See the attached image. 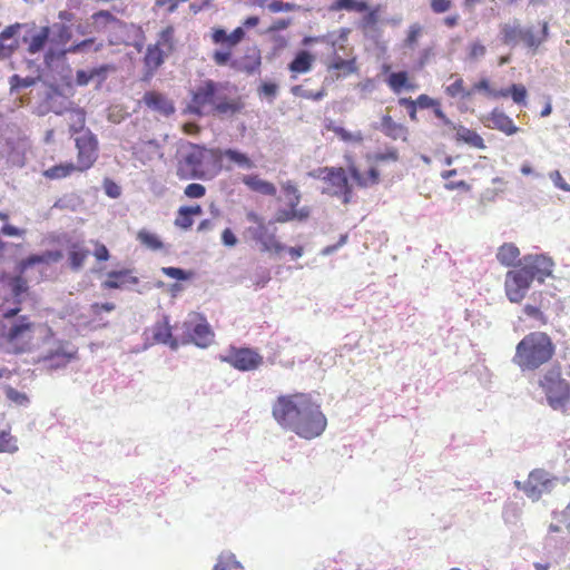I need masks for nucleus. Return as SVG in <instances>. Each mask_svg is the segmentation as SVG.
<instances>
[{
  "instance_id": "nucleus-44",
  "label": "nucleus",
  "mask_w": 570,
  "mask_h": 570,
  "mask_svg": "<svg viewBox=\"0 0 570 570\" xmlns=\"http://www.w3.org/2000/svg\"><path fill=\"white\" fill-rule=\"evenodd\" d=\"M451 79H454L452 83L448 85L444 89L445 94L451 98H470L472 96L471 90H466L464 87V80L458 75H452Z\"/></svg>"
},
{
  "instance_id": "nucleus-36",
  "label": "nucleus",
  "mask_w": 570,
  "mask_h": 570,
  "mask_svg": "<svg viewBox=\"0 0 570 570\" xmlns=\"http://www.w3.org/2000/svg\"><path fill=\"white\" fill-rule=\"evenodd\" d=\"M165 56H167L165 49L158 48V46L154 45L147 47L144 63L150 75L163 65Z\"/></svg>"
},
{
  "instance_id": "nucleus-2",
  "label": "nucleus",
  "mask_w": 570,
  "mask_h": 570,
  "mask_svg": "<svg viewBox=\"0 0 570 570\" xmlns=\"http://www.w3.org/2000/svg\"><path fill=\"white\" fill-rule=\"evenodd\" d=\"M53 336L47 323H37L28 315L16 316L13 321L0 318V345L14 355L30 353Z\"/></svg>"
},
{
  "instance_id": "nucleus-27",
  "label": "nucleus",
  "mask_w": 570,
  "mask_h": 570,
  "mask_svg": "<svg viewBox=\"0 0 570 570\" xmlns=\"http://www.w3.org/2000/svg\"><path fill=\"white\" fill-rule=\"evenodd\" d=\"M68 261L69 266L72 271H80L87 258L90 255V250L87 248L83 242H72L68 245Z\"/></svg>"
},
{
  "instance_id": "nucleus-31",
  "label": "nucleus",
  "mask_w": 570,
  "mask_h": 570,
  "mask_svg": "<svg viewBox=\"0 0 570 570\" xmlns=\"http://www.w3.org/2000/svg\"><path fill=\"white\" fill-rule=\"evenodd\" d=\"M549 36V24L547 21L542 22L540 32H534L531 28H523L521 41L530 49L537 50Z\"/></svg>"
},
{
  "instance_id": "nucleus-13",
  "label": "nucleus",
  "mask_w": 570,
  "mask_h": 570,
  "mask_svg": "<svg viewBox=\"0 0 570 570\" xmlns=\"http://www.w3.org/2000/svg\"><path fill=\"white\" fill-rule=\"evenodd\" d=\"M533 279L522 267L509 271L505 275V295L512 303H520L529 289Z\"/></svg>"
},
{
  "instance_id": "nucleus-21",
  "label": "nucleus",
  "mask_w": 570,
  "mask_h": 570,
  "mask_svg": "<svg viewBox=\"0 0 570 570\" xmlns=\"http://www.w3.org/2000/svg\"><path fill=\"white\" fill-rule=\"evenodd\" d=\"M449 129L455 131V141L465 144L472 148L485 149L484 139L473 129L463 125H456L451 120V124H444Z\"/></svg>"
},
{
  "instance_id": "nucleus-47",
  "label": "nucleus",
  "mask_w": 570,
  "mask_h": 570,
  "mask_svg": "<svg viewBox=\"0 0 570 570\" xmlns=\"http://www.w3.org/2000/svg\"><path fill=\"white\" fill-rule=\"evenodd\" d=\"M174 27H166L160 31L157 42L154 46H158V48L165 49L167 55L170 53L174 50Z\"/></svg>"
},
{
  "instance_id": "nucleus-16",
  "label": "nucleus",
  "mask_w": 570,
  "mask_h": 570,
  "mask_svg": "<svg viewBox=\"0 0 570 570\" xmlns=\"http://www.w3.org/2000/svg\"><path fill=\"white\" fill-rule=\"evenodd\" d=\"M553 261L546 255H529L523 258L521 266L532 279L543 282L546 277L552 274Z\"/></svg>"
},
{
  "instance_id": "nucleus-37",
  "label": "nucleus",
  "mask_w": 570,
  "mask_h": 570,
  "mask_svg": "<svg viewBox=\"0 0 570 570\" xmlns=\"http://www.w3.org/2000/svg\"><path fill=\"white\" fill-rule=\"evenodd\" d=\"M509 96H511L515 104L524 106L527 104L528 90L521 83H513L509 88L493 92V97L495 98H505Z\"/></svg>"
},
{
  "instance_id": "nucleus-57",
  "label": "nucleus",
  "mask_w": 570,
  "mask_h": 570,
  "mask_svg": "<svg viewBox=\"0 0 570 570\" xmlns=\"http://www.w3.org/2000/svg\"><path fill=\"white\" fill-rule=\"evenodd\" d=\"M423 32V27L419 23H413L409 27L404 43L409 48H414L417 45L419 38Z\"/></svg>"
},
{
  "instance_id": "nucleus-39",
  "label": "nucleus",
  "mask_w": 570,
  "mask_h": 570,
  "mask_svg": "<svg viewBox=\"0 0 570 570\" xmlns=\"http://www.w3.org/2000/svg\"><path fill=\"white\" fill-rule=\"evenodd\" d=\"M311 215V209L306 206L299 209H278L275 215L276 223H287L292 220H306Z\"/></svg>"
},
{
  "instance_id": "nucleus-60",
  "label": "nucleus",
  "mask_w": 570,
  "mask_h": 570,
  "mask_svg": "<svg viewBox=\"0 0 570 570\" xmlns=\"http://www.w3.org/2000/svg\"><path fill=\"white\" fill-rule=\"evenodd\" d=\"M161 272L166 276L177 279V281H186V279L190 278L193 275V273L186 272L178 267H163Z\"/></svg>"
},
{
  "instance_id": "nucleus-22",
  "label": "nucleus",
  "mask_w": 570,
  "mask_h": 570,
  "mask_svg": "<svg viewBox=\"0 0 570 570\" xmlns=\"http://www.w3.org/2000/svg\"><path fill=\"white\" fill-rule=\"evenodd\" d=\"M95 32L105 33L108 30L124 29L126 24L108 10H99L91 16Z\"/></svg>"
},
{
  "instance_id": "nucleus-34",
  "label": "nucleus",
  "mask_w": 570,
  "mask_h": 570,
  "mask_svg": "<svg viewBox=\"0 0 570 570\" xmlns=\"http://www.w3.org/2000/svg\"><path fill=\"white\" fill-rule=\"evenodd\" d=\"M61 257L62 254L59 250H47L42 254H32L21 261L20 267L21 271H26L27 268L37 264H49L58 262L61 259Z\"/></svg>"
},
{
  "instance_id": "nucleus-54",
  "label": "nucleus",
  "mask_w": 570,
  "mask_h": 570,
  "mask_svg": "<svg viewBox=\"0 0 570 570\" xmlns=\"http://www.w3.org/2000/svg\"><path fill=\"white\" fill-rule=\"evenodd\" d=\"M212 59L214 63L218 67L229 66L232 68L233 59L232 49L227 48L226 50H215L212 55Z\"/></svg>"
},
{
  "instance_id": "nucleus-42",
  "label": "nucleus",
  "mask_w": 570,
  "mask_h": 570,
  "mask_svg": "<svg viewBox=\"0 0 570 570\" xmlns=\"http://www.w3.org/2000/svg\"><path fill=\"white\" fill-rule=\"evenodd\" d=\"M326 129L334 132L344 142L362 144L364 140L363 132L360 130L351 132L344 127L337 126L333 122L326 125Z\"/></svg>"
},
{
  "instance_id": "nucleus-28",
  "label": "nucleus",
  "mask_w": 570,
  "mask_h": 570,
  "mask_svg": "<svg viewBox=\"0 0 570 570\" xmlns=\"http://www.w3.org/2000/svg\"><path fill=\"white\" fill-rule=\"evenodd\" d=\"M348 173L361 188L374 186L380 183V171L375 167H371L367 173L363 175L354 164H351L348 165Z\"/></svg>"
},
{
  "instance_id": "nucleus-35",
  "label": "nucleus",
  "mask_w": 570,
  "mask_h": 570,
  "mask_svg": "<svg viewBox=\"0 0 570 570\" xmlns=\"http://www.w3.org/2000/svg\"><path fill=\"white\" fill-rule=\"evenodd\" d=\"M415 104L419 105L421 109L432 108L434 116L444 125L451 124V119L445 115L442 109V105L438 99H434L425 94L420 95L415 99Z\"/></svg>"
},
{
  "instance_id": "nucleus-11",
  "label": "nucleus",
  "mask_w": 570,
  "mask_h": 570,
  "mask_svg": "<svg viewBox=\"0 0 570 570\" xmlns=\"http://www.w3.org/2000/svg\"><path fill=\"white\" fill-rule=\"evenodd\" d=\"M556 481L557 478L552 476L546 470L534 469L529 473L524 482L515 481L514 485L519 490H522L529 499L538 501L543 493L552 491Z\"/></svg>"
},
{
  "instance_id": "nucleus-32",
  "label": "nucleus",
  "mask_w": 570,
  "mask_h": 570,
  "mask_svg": "<svg viewBox=\"0 0 570 570\" xmlns=\"http://www.w3.org/2000/svg\"><path fill=\"white\" fill-rule=\"evenodd\" d=\"M75 173H78V168L75 163L65 161L43 170L42 176L49 180H59L70 177Z\"/></svg>"
},
{
  "instance_id": "nucleus-56",
  "label": "nucleus",
  "mask_w": 570,
  "mask_h": 570,
  "mask_svg": "<svg viewBox=\"0 0 570 570\" xmlns=\"http://www.w3.org/2000/svg\"><path fill=\"white\" fill-rule=\"evenodd\" d=\"M55 357H58L60 360V362H58L57 364L53 365L55 367H58L60 365H66L72 358L76 357V351L75 352H65V351H61V350H57L56 352L48 353L43 357V361H52Z\"/></svg>"
},
{
  "instance_id": "nucleus-51",
  "label": "nucleus",
  "mask_w": 570,
  "mask_h": 570,
  "mask_svg": "<svg viewBox=\"0 0 570 570\" xmlns=\"http://www.w3.org/2000/svg\"><path fill=\"white\" fill-rule=\"evenodd\" d=\"M372 159L375 163H396L400 159V155L395 147H389L384 151L375 153Z\"/></svg>"
},
{
  "instance_id": "nucleus-58",
  "label": "nucleus",
  "mask_w": 570,
  "mask_h": 570,
  "mask_svg": "<svg viewBox=\"0 0 570 570\" xmlns=\"http://www.w3.org/2000/svg\"><path fill=\"white\" fill-rule=\"evenodd\" d=\"M365 12L366 13L362 18V26L364 28L376 26L380 20L381 6L377 4L373 8L368 7V10H366Z\"/></svg>"
},
{
  "instance_id": "nucleus-59",
  "label": "nucleus",
  "mask_w": 570,
  "mask_h": 570,
  "mask_svg": "<svg viewBox=\"0 0 570 570\" xmlns=\"http://www.w3.org/2000/svg\"><path fill=\"white\" fill-rule=\"evenodd\" d=\"M485 53H487V48L480 41H473V42L469 43L468 53H466V57L469 60L475 61V60L484 57Z\"/></svg>"
},
{
  "instance_id": "nucleus-15",
  "label": "nucleus",
  "mask_w": 570,
  "mask_h": 570,
  "mask_svg": "<svg viewBox=\"0 0 570 570\" xmlns=\"http://www.w3.org/2000/svg\"><path fill=\"white\" fill-rule=\"evenodd\" d=\"M139 283V278L130 268L114 269L106 274L105 281L101 282L100 287L105 291L110 289H126Z\"/></svg>"
},
{
  "instance_id": "nucleus-62",
  "label": "nucleus",
  "mask_w": 570,
  "mask_h": 570,
  "mask_svg": "<svg viewBox=\"0 0 570 570\" xmlns=\"http://www.w3.org/2000/svg\"><path fill=\"white\" fill-rule=\"evenodd\" d=\"M399 104L406 108L409 117L412 121H417L419 105L415 104V99L403 97L399 99Z\"/></svg>"
},
{
  "instance_id": "nucleus-5",
  "label": "nucleus",
  "mask_w": 570,
  "mask_h": 570,
  "mask_svg": "<svg viewBox=\"0 0 570 570\" xmlns=\"http://www.w3.org/2000/svg\"><path fill=\"white\" fill-rule=\"evenodd\" d=\"M554 354L551 338L542 332L525 335L517 345L513 362L522 371H534L549 362Z\"/></svg>"
},
{
  "instance_id": "nucleus-7",
  "label": "nucleus",
  "mask_w": 570,
  "mask_h": 570,
  "mask_svg": "<svg viewBox=\"0 0 570 570\" xmlns=\"http://www.w3.org/2000/svg\"><path fill=\"white\" fill-rule=\"evenodd\" d=\"M308 175L321 179L325 184L322 190L323 194L337 197L344 205L352 202L353 186L350 184L346 170L343 167H320Z\"/></svg>"
},
{
  "instance_id": "nucleus-63",
  "label": "nucleus",
  "mask_w": 570,
  "mask_h": 570,
  "mask_svg": "<svg viewBox=\"0 0 570 570\" xmlns=\"http://www.w3.org/2000/svg\"><path fill=\"white\" fill-rule=\"evenodd\" d=\"M94 245V256L98 262H107L110 258V253L106 245L100 243L99 240H92Z\"/></svg>"
},
{
  "instance_id": "nucleus-25",
  "label": "nucleus",
  "mask_w": 570,
  "mask_h": 570,
  "mask_svg": "<svg viewBox=\"0 0 570 570\" xmlns=\"http://www.w3.org/2000/svg\"><path fill=\"white\" fill-rule=\"evenodd\" d=\"M217 151L219 153L218 165L220 167V171L224 168L223 159H227L229 163H232V164H234L237 167L243 168V169H252V168L255 167V164L250 159V157L247 154L242 153V151H239L237 149H232V148L220 149V148H217Z\"/></svg>"
},
{
  "instance_id": "nucleus-48",
  "label": "nucleus",
  "mask_w": 570,
  "mask_h": 570,
  "mask_svg": "<svg viewBox=\"0 0 570 570\" xmlns=\"http://www.w3.org/2000/svg\"><path fill=\"white\" fill-rule=\"evenodd\" d=\"M283 191L287 198L288 208L298 209L297 206L301 203L302 196L297 187L291 181H287L283 185Z\"/></svg>"
},
{
  "instance_id": "nucleus-49",
  "label": "nucleus",
  "mask_w": 570,
  "mask_h": 570,
  "mask_svg": "<svg viewBox=\"0 0 570 570\" xmlns=\"http://www.w3.org/2000/svg\"><path fill=\"white\" fill-rule=\"evenodd\" d=\"M17 451L16 438L9 431H0V453H14Z\"/></svg>"
},
{
  "instance_id": "nucleus-9",
  "label": "nucleus",
  "mask_w": 570,
  "mask_h": 570,
  "mask_svg": "<svg viewBox=\"0 0 570 570\" xmlns=\"http://www.w3.org/2000/svg\"><path fill=\"white\" fill-rule=\"evenodd\" d=\"M246 219L254 224L246 229V234L262 247L263 252L279 254L285 246L277 239L274 233H269L263 216L254 210L246 213Z\"/></svg>"
},
{
  "instance_id": "nucleus-43",
  "label": "nucleus",
  "mask_w": 570,
  "mask_h": 570,
  "mask_svg": "<svg viewBox=\"0 0 570 570\" xmlns=\"http://www.w3.org/2000/svg\"><path fill=\"white\" fill-rule=\"evenodd\" d=\"M137 240L146 248L150 250H160L164 248V243L155 233L147 229H140L136 236Z\"/></svg>"
},
{
  "instance_id": "nucleus-41",
  "label": "nucleus",
  "mask_w": 570,
  "mask_h": 570,
  "mask_svg": "<svg viewBox=\"0 0 570 570\" xmlns=\"http://www.w3.org/2000/svg\"><path fill=\"white\" fill-rule=\"evenodd\" d=\"M190 337L197 346L206 347L213 341L214 334L207 324L200 323L194 326Z\"/></svg>"
},
{
  "instance_id": "nucleus-29",
  "label": "nucleus",
  "mask_w": 570,
  "mask_h": 570,
  "mask_svg": "<svg viewBox=\"0 0 570 570\" xmlns=\"http://www.w3.org/2000/svg\"><path fill=\"white\" fill-rule=\"evenodd\" d=\"M242 183L246 185L250 190L266 195L275 196L276 187L274 184L262 179L258 175H244Z\"/></svg>"
},
{
  "instance_id": "nucleus-12",
  "label": "nucleus",
  "mask_w": 570,
  "mask_h": 570,
  "mask_svg": "<svg viewBox=\"0 0 570 570\" xmlns=\"http://www.w3.org/2000/svg\"><path fill=\"white\" fill-rule=\"evenodd\" d=\"M263 360L257 351L249 347H230L228 354L222 357L223 362L242 372L257 370Z\"/></svg>"
},
{
  "instance_id": "nucleus-52",
  "label": "nucleus",
  "mask_w": 570,
  "mask_h": 570,
  "mask_svg": "<svg viewBox=\"0 0 570 570\" xmlns=\"http://www.w3.org/2000/svg\"><path fill=\"white\" fill-rule=\"evenodd\" d=\"M4 393L7 399L17 405L24 406L29 403V397L26 393L20 392L10 385L4 387Z\"/></svg>"
},
{
  "instance_id": "nucleus-24",
  "label": "nucleus",
  "mask_w": 570,
  "mask_h": 570,
  "mask_svg": "<svg viewBox=\"0 0 570 570\" xmlns=\"http://www.w3.org/2000/svg\"><path fill=\"white\" fill-rule=\"evenodd\" d=\"M245 29L243 27L235 28L229 35L222 28H216L212 32V40L216 45H223L233 49L245 38Z\"/></svg>"
},
{
  "instance_id": "nucleus-4",
  "label": "nucleus",
  "mask_w": 570,
  "mask_h": 570,
  "mask_svg": "<svg viewBox=\"0 0 570 570\" xmlns=\"http://www.w3.org/2000/svg\"><path fill=\"white\" fill-rule=\"evenodd\" d=\"M177 158L176 175L181 180L212 179L220 174L217 148L187 142Z\"/></svg>"
},
{
  "instance_id": "nucleus-30",
  "label": "nucleus",
  "mask_w": 570,
  "mask_h": 570,
  "mask_svg": "<svg viewBox=\"0 0 570 570\" xmlns=\"http://www.w3.org/2000/svg\"><path fill=\"white\" fill-rule=\"evenodd\" d=\"M314 61L315 56L313 53L307 50H301L289 62L288 70L295 75L306 73L312 70Z\"/></svg>"
},
{
  "instance_id": "nucleus-23",
  "label": "nucleus",
  "mask_w": 570,
  "mask_h": 570,
  "mask_svg": "<svg viewBox=\"0 0 570 570\" xmlns=\"http://www.w3.org/2000/svg\"><path fill=\"white\" fill-rule=\"evenodd\" d=\"M20 27V23L11 24L0 33V60L10 58L18 49L19 41L16 35Z\"/></svg>"
},
{
  "instance_id": "nucleus-61",
  "label": "nucleus",
  "mask_w": 570,
  "mask_h": 570,
  "mask_svg": "<svg viewBox=\"0 0 570 570\" xmlns=\"http://www.w3.org/2000/svg\"><path fill=\"white\" fill-rule=\"evenodd\" d=\"M184 194L188 198H202L206 194V188L202 184L191 183L185 187Z\"/></svg>"
},
{
  "instance_id": "nucleus-46",
  "label": "nucleus",
  "mask_w": 570,
  "mask_h": 570,
  "mask_svg": "<svg viewBox=\"0 0 570 570\" xmlns=\"http://www.w3.org/2000/svg\"><path fill=\"white\" fill-rule=\"evenodd\" d=\"M523 28L515 23H505L501 27L502 42L505 45H515L522 39Z\"/></svg>"
},
{
  "instance_id": "nucleus-64",
  "label": "nucleus",
  "mask_w": 570,
  "mask_h": 570,
  "mask_svg": "<svg viewBox=\"0 0 570 570\" xmlns=\"http://www.w3.org/2000/svg\"><path fill=\"white\" fill-rule=\"evenodd\" d=\"M116 305L111 302L94 303L90 305V312L95 317H100L104 312L110 313L115 311Z\"/></svg>"
},
{
  "instance_id": "nucleus-1",
  "label": "nucleus",
  "mask_w": 570,
  "mask_h": 570,
  "mask_svg": "<svg viewBox=\"0 0 570 570\" xmlns=\"http://www.w3.org/2000/svg\"><path fill=\"white\" fill-rule=\"evenodd\" d=\"M272 415L281 428L305 440L321 436L327 426L321 405L309 393L277 396L272 406Z\"/></svg>"
},
{
  "instance_id": "nucleus-19",
  "label": "nucleus",
  "mask_w": 570,
  "mask_h": 570,
  "mask_svg": "<svg viewBox=\"0 0 570 570\" xmlns=\"http://www.w3.org/2000/svg\"><path fill=\"white\" fill-rule=\"evenodd\" d=\"M485 120V126L488 128L499 130L507 136H512L520 130V128L514 125L512 118L498 108H494L487 116Z\"/></svg>"
},
{
  "instance_id": "nucleus-18",
  "label": "nucleus",
  "mask_w": 570,
  "mask_h": 570,
  "mask_svg": "<svg viewBox=\"0 0 570 570\" xmlns=\"http://www.w3.org/2000/svg\"><path fill=\"white\" fill-rule=\"evenodd\" d=\"M10 287H11L12 295L16 298V302H14V306L13 307H9V308H4L3 307L4 303L0 304V318H3V320H12L16 316H18V314L21 311V307H20V305H21L20 296L22 294H24L28 291V288H29L27 281L23 277H21V276L13 277L10 281Z\"/></svg>"
},
{
  "instance_id": "nucleus-40",
  "label": "nucleus",
  "mask_w": 570,
  "mask_h": 570,
  "mask_svg": "<svg viewBox=\"0 0 570 570\" xmlns=\"http://www.w3.org/2000/svg\"><path fill=\"white\" fill-rule=\"evenodd\" d=\"M387 86L395 92L399 94L403 88L407 90H414L416 86L409 81V73L406 71L392 72L387 80Z\"/></svg>"
},
{
  "instance_id": "nucleus-50",
  "label": "nucleus",
  "mask_w": 570,
  "mask_h": 570,
  "mask_svg": "<svg viewBox=\"0 0 570 570\" xmlns=\"http://www.w3.org/2000/svg\"><path fill=\"white\" fill-rule=\"evenodd\" d=\"M174 224L176 227L183 230H188L193 226L194 218L186 209V206H181L178 208Z\"/></svg>"
},
{
  "instance_id": "nucleus-26",
  "label": "nucleus",
  "mask_w": 570,
  "mask_h": 570,
  "mask_svg": "<svg viewBox=\"0 0 570 570\" xmlns=\"http://www.w3.org/2000/svg\"><path fill=\"white\" fill-rule=\"evenodd\" d=\"M380 129L392 140H407L409 128L401 122H396L390 115H384L381 118Z\"/></svg>"
},
{
  "instance_id": "nucleus-6",
  "label": "nucleus",
  "mask_w": 570,
  "mask_h": 570,
  "mask_svg": "<svg viewBox=\"0 0 570 570\" xmlns=\"http://www.w3.org/2000/svg\"><path fill=\"white\" fill-rule=\"evenodd\" d=\"M55 28H57V39L51 42L43 55V62L48 68L65 59L67 53H81L89 51L91 48L95 52H98L104 47L101 42L96 43L95 38H88L65 48L72 37L71 30L67 24H55Z\"/></svg>"
},
{
  "instance_id": "nucleus-10",
  "label": "nucleus",
  "mask_w": 570,
  "mask_h": 570,
  "mask_svg": "<svg viewBox=\"0 0 570 570\" xmlns=\"http://www.w3.org/2000/svg\"><path fill=\"white\" fill-rule=\"evenodd\" d=\"M75 147L77 149V161L75 165L78 168V173H86L95 166L99 158L98 138L90 130H86L75 138Z\"/></svg>"
},
{
  "instance_id": "nucleus-14",
  "label": "nucleus",
  "mask_w": 570,
  "mask_h": 570,
  "mask_svg": "<svg viewBox=\"0 0 570 570\" xmlns=\"http://www.w3.org/2000/svg\"><path fill=\"white\" fill-rule=\"evenodd\" d=\"M51 29L49 26L30 27L22 37V43L26 46V50L29 55H37L45 51L47 45L48 48L51 42L57 39L50 40Z\"/></svg>"
},
{
  "instance_id": "nucleus-8",
  "label": "nucleus",
  "mask_w": 570,
  "mask_h": 570,
  "mask_svg": "<svg viewBox=\"0 0 570 570\" xmlns=\"http://www.w3.org/2000/svg\"><path fill=\"white\" fill-rule=\"evenodd\" d=\"M548 404L557 411L570 410V383L562 377L559 368L548 370L539 380Z\"/></svg>"
},
{
  "instance_id": "nucleus-38",
  "label": "nucleus",
  "mask_w": 570,
  "mask_h": 570,
  "mask_svg": "<svg viewBox=\"0 0 570 570\" xmlns=\"http://www.w3.org/2000/svg\"><path fill=\"white\" fill-rule=\"evenodd\" d=\"M520 257L519 248L512 243H504L497 253V259L503 266H513Z\"/></svg>"
},
{
  "instance_id": "nucleus-53",
  "label": "nucleus",
  "mask_w": 570,
  "mask_h": 570,
  "mask_svg": "<svg viewBox=\"0 0 570 570\" xmlns=\"http://www.w3.org/2000/svg\"><path fill=\"white\" fill-rule=\"evenodd\" d=\"M328 68L333 70H346L351 73L356 70L355 59L345 60L335 55L328 65Z\"/></svg>"
},
{
  "instance_id": "nucleus-45",
  "label": "nucleus",
  "mask_w": 570,
  "mask_h": 570,
  "mask_svg": "<svg viewBox=\"0 0 570 570\" xmlns=\"http://www.w3.org/2000/svg\"><path fill=\"white\" fill-rule=\"evenodd\" d=\"M331 10L364 12L368 10V4L365 0H335L331 6Z\"/></svg>"
},
{
  "instance_id": "nucleus-55",
  "label": "nucleus",
  "mask_w": 570,
  "mask_h": 570,
  "mask_svg": "<svg viewBox=\"0 0 570 570\" xmlns=\"http://www.w3.org/2000/svg\"><path fill=\"white\" fill-rule=\"evenodd\" d=\"M36 78L33 77H20L19 75H13L9 79L11 91H18L21 88H29L36 83Z\"/></svg>"
},
{
  "instance_id": "nucleus-3",
  "label": "nucleus",
  "mask_w": 570,
  "mask_h": 570,
  "mask_svg": "<svg viewBox=\"0 0 570 570\" xmlns=\"http://www.w3.org/2000/svg\"><path fill=\"white\" fill-rule=\"evenodd\" d=\"M224 88L223 83L212 79L202 81L191 91L189 111L197 116L214 114L222 117L239 114L245 107L242 97H226L222 95Z\"/></svg>"
},
{
  "instance_id": "nucleus-20",
  "label": "nucleus",
  "mask_w": 570,
  "mask_h": 570,
  "mask_svg": "<svg viewBox=\"0 0 570 570\" xmlns=\"http://www.w3.org/2000/svg\"><path fill=\"white\" fill-rule=\"evenodd\" d=\"M262 65L261 51L256 47L248 48L243 57L232 62V69L253 75L257 72Z\"/></svg>"
},
{
  "instance_id": "nucleus-17",
  "label": "nucleus",
  "mask_w": 570,
  "mask_h": 570,
  "mask_svg": "<svg viewBox=\"0 0 570 570\" xmlns=\"http://www.w3.org/2000/svg\"><path fill=\"white\" fill-rule=\"evenodd\" d=\"M141 101L148 109L164 117H168L175 112V106L173 101L166 95L159 91H146Z\"/></svg>"
},
{
  "instance_id": "nucleus-33",
  "label": "nucleus",
  "mask_w": 570,
  "mask_h": 570,
  "mask_svg": "<svg viewBox=\"0 0 570 570\" xmlns=\"http://www.w3.org/2000/svg\"><path fill=\"white\" fill-rule=\"evenodd\" d=\"M153 338L157 343L169 345L173 350L178 347V341L173 337L171 327L167 321L158 322L154 325Z\"/></svg>"
}]
</instances>
